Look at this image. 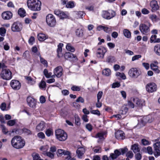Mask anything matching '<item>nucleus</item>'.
Here are the masks:
<instances>
[{"mask_svg": "<svg viewBox=\"0 0 160 160\" xmlns=\"http://www.w3.org/2000/svg\"><path fill=\"white\" fill-rule=\"evenodd\" d=\"M27 3L28 8L31 11H38L41 9L42 3L39 0H28Z\"/></svg>", "mask_w": 160, "mask_h": 160, "instance_id": "nucleus-1", "label": "nucleus"}, {"mask_svg": "<svg viewBox=\"0 0 160 160\" xmlns=\"http://www.w3.org/2000/svg\"><path fill=\"white\" fill-rule=\"evenodd\" d=\"M11 142L12 146L17 149L22 148L25 143L24 139L18 136H14L12 139Z\"/></svg>", "mask_w": 160, "mask_h": 160, "instance_id": "nucleus-2", "label": "nucleus"}, {"mask_svg": "<svg viewBox=\"0 0 160 160\" xmlns=\"http://www.w3.org/2000/svg\"><path fill=\"white\" fill-rule=\"evenodd\" d=\"M55 134L56 138L60 141H65L67 138V133L63 130L60 129L56 130Z\"/></svg>", "mask_w": 160, "mask_h": 160, "instance_id": "nucleus-3", "label": "nucleus"}, {"mask_svg": "<svg viewBox=\"0 0 160 160\" xmlns=\"http://www.w3.org/2000/svg\"><path fill=\"white\" fill-rule=\"evenodd\" d=\"M46 22L47 25L51 27H54L56 23L55 17L52 14H48L46 17Z\"/></svg>", "mask_w": 160, "mask_h": 160, "instance_id": "nucleus-4", "label": "nucleus"}, {"mask_svg": "<svg viewBox=\"0 0 160 160\" xmlns=\"http://www.w3.org/2000/svg\"><path fill=\"white\" fill-rule=\"evenodd\" d=\"M116 15L115 12L112 10L103 11L102 12V17L107 20H109L114 17Z\"/></svg>", "mask_w": 160, "mask_h": 160, "instance_id": "nucleus-5", "label": "nucleus"}, {"mask_svg": "<svg viewBox=\"0 0 160 160\" xmlns=\"http://www.w3.org/2000/svg\"><path fill=\"white\" fill-rule=\"evenodd\" d=\"M1 76L3 79L9 80L12 78V72L8 69H3L1 73Z\"/></svg>", "mask_w": 160, "mask_h": 160, "instance_id": "nucleus-6", "label": "nucleus"}, {"mask_svg": "<svg viewBox=\"0 0 160 160\" xmlns=\"http://www.w3.org/2000/svg\"><path fill=\"white\" fill-rule=\"evenodd\" d=\"M151 25L150 22L148 23V25L144 23L140 24L139 27V30L143 34H146L150 32V27Z\"/></svg>", "mask_w": 160, "mask_h": 160, "instance_id": "nucleus-7", "label": "nucleus"}, {"mask_svg": "<svg viewBox=\"0 0 160 160\" xmlns=\"http://www.w3.org/2000/svg\"><path fill=\"white\" fill-rule=\"evenodd\" d=\"M96 54L98 58L102 59L104 58L105 54L107 52L106 49L104 47H101L99 48H96Z\"/></svg>", "mask_w": 160, "mask_h": 160, "instance_id": "nucleus-8", "label": "nucleus"}, {"mask_svg": "<svg viewBox=\"0 0 160 160\" xmlns=\"http://www.w3.org/2000/svg\"><path fill=\"white\" fill-rule=\"evenodd\" d=\"M128 74L132 78H137L140 75V72L137 68H132L129 70Z\"/></svg>", "mask_w": 160, "mask_h": 160, "instance_id": "nucleus-9", "label": "nucleus"}, {"mask_svg": "<svg viewBox=\"0 0 160 160\" xmlns=\"http://www.w3.org/2000/svg\"><path fill=\"white\" fill-rule=\"evenodd\" d=\"M151 117L150 116H146L142 118L141 117L138 119V124H140L141 126H143L147 122L150 123L152 122V121Z\"/></svg>", "mask_w": 160, "mask_h": 160, "instance_id": "nucleus-10", "label": "nucleus"}, {"mask_svg": "<svg viewBox=\"0 0 160 160\" xmlns=\"http://www.w3.org/2000/svg\"><path fill=\"white\" fill-rule=\"evenodd\" d=\"M146 90L149 92H152L156 91L157 86L155 83L153 82L149 83L146 86Z\"/></svg>", "mask_w": 160, "mask_h": 160, "instance_id": "nucleus-11", "label": "nucleus"}, {"mask_svg": "<svg viewBox=\"0 0 160 160\" xmlns=\"http://www.w3.org/2000/svg\"><path fill=\"white\" fill-rule=\"evenodd\" d=\"M12 30L13 32H19L22 29V24L19 22H14L12 25Z\"/></svg>", "mask_w": 160, "mask_h": 160, "instance_id": "nucleus-12", "label": "nucleus"}, {"mask_svg": "<svg viewBox=\"0 0 160 160\" xmlns=\"http://www.w3.org/2000/svg\"><path fill=\"white\" fill-rule=\"evenodd\" d=\"M132 101L136 106L139 108H142L145 105V101L143 99L133 98Z\"/></svg>", "mask_w": 160, "mask_h": 160, "instance_id": "nucleus-13", "label": "nucleus"}, {"mask_svg": "<svg viewBox=\"0 0 160 160\" xmlns=\"http://www.w3.org/2000/svg\"><path fill=\"white\" fill-rule=\"evenodd\" d=\"M10 85L12 88L15 90L19 89L21 87L20 83L16 80H12L10 82Z\"/></svg>", "mask_w": 160, "mask_h": 160, "instance_id": "nucleus-14", "label": "nucleus"}, {"mask_svg": "<svg viewBox=\"0 0 160 160\" xmlns=\"http://www.w3.org/2000/svg\"><path fill=\"white\" fill-rule=\"evenodd\" d=\"M63 69L60 66L56 68L54 70L53 73L58 78H60L62 75Z\"/></svg>", "mask_w": 160, "mask_h": 160, "instance_id": "nucleus-15", "label": "nucleus"}, {"mask_svg": "<svg viewBox=\"0 0 160 160\" xmlns=\"http://www.w3.org/2000/svg\"><path fill=\"white\" fill-rule=\"evenodd\" d=\"M12 13L9 11L4 12L2 14V18L4 20H9L12 18Z\"/></svg>", "mask_w": 160, "mask_h": 160, "instance_id": "nucleus-16", "label": "nucleus"}, {"mask_svg": "<svg viewBox=\"0 0 160 160\" xmlns=\"http://www.w3.org/2000/svg\"><path fill=\"white\" fill-rule=\"evenodd\" d=\"M115 135L116 138L119 140H123L125 138V136L123 132L121 130H118L116 132Z\"/></svg>", "mask_w": 160, "mask_h": 160, "instance_id": "nucleus-17", "label": "nucleus"}, {"mask_svg": "<svg viewBox=\"0 0 160 160\" xmlns=\"http://www.w3.org/2000/svg\"><path fill=\"white\" fill-rule=\"evenodd\" d=\"M27 102L28 105L31 107L34 108L36 104V101L31 97H28L27 98Z\"/></svg>", "mask_w": 160, "mask_h": 160, "instance_id": "nucleus-18", "label": "nucleus"}, {"mask_svg": "<svg viewBox=\"0 0 160 160\" xmlns=\"http://www.w3.org/2000/svg\"><path fill=\"white\" fill-rule=\"evenodd\" d=\"M64 57L65 59H68L70 60H76L77 59L76 56L69 52L65 53L64 54Z\"/></svg>", "mask_w": 160, "mask_h": 160, "instance_id": "nucleus-19", "label": "nucleus"}, {"mask_svg": "<svg viewBox=\"0 0 160 160\" xmlns=\"http://www.w3.org/2000/svg\"><path fill=\"white\" fill-rule=\"evenodd\" d=\"M85 152V149L83 147H81L78 148L76 151L78 157L79 158H82Z\"/></svg>", "mask_w": 160, "mask_h": 160, "instance_id": "nucleus-20", "label": "nucleus"}, {"mask_svg": "<svg viewBox=\"0 0 160 160\" xmlns=\"http://www.w3.org/2000/svg\"><path fill=\"white\" fill-rule=\"evenodd\" d=\"M46 128V124L43 121H41L38 124L36 128V130L38 132L42 131L45 129Z\"/></svg>", "mask_w": 160, "mask_h": 160, "instance_id": "nucleus-21", "label": "nucleus"}, {"mask_svg": "<svg viewBox=\"0 0 160 160\" xmlns=\"http://www.w3.org/2000/svg\"><path fill=\"white\" fill-rule=\"evenodd\" d=\"M150 5L152 8V11L153 12L157 10L159 8V6L158 5L157 2L155 0L151 1Z\"/></svg>", "mask_w": 160, "mask_h": 160, "instance_id": "nucleus-22", "label": "nucleus"}, {"mask_svg": "<svg viewBox=\"0 0 160 160\" xmlns=\"http://www.w3.org/2000/svg\"><path fill=\"white\" fill-rule=\"evenodd\" d=\"M63 46V44L62 43H60L58 45V48L57 50V52L58 54V56L59 58L62 57L63 56V55L62 53V48Z\"/></svg>", "mask_w": 160, "mask_h": 160, "instance_id": "nucleus-23", "label": "nucleus"}, {"mask_svg": "<svg viewBox=\"0 0 160 160\" xmlns=\"http://www.w3.org/2000/svg\"><path fill=\"white\" fill-rule=\"evenodd\" d=\"M121 154L120 151L116 149L114 151L113 153L110 154V157L112 159H115Z\"/></svg>", "mask_w": 160, "mask_h": 160, "instance_id": "nucleus-24", "label": "nucleus"}, {"mask_svg": "<svg viewBox=\"0 0 160 160\" xmlns=\"http://www.w3.org/2000/svg\"><path fill=\"white\" fill-rule=\"evenodd\" d=\"M150 66L151 69L156 73L158 74L160 73V71L158 69V67L157 65L152 63H151Z\"/></svg>", "mask_w": 160, "mask_h": 160, "instance_id": "nucleus-25", "label": "nucleus"}, {"mask_svg": "<svg viewBox=\"0 0 160 160\" xmlns=\"http://www.w3.org/2000/svg\"><path fill=\"white\" fill-rule=\"evenodd\" d=\"M69 154V151L61 149H58L57 153V155L58 156H61L62 155H66V154Z\"/></svg>", "mask_w": 160, "mask_h": 160, "instance_id": "nucleus-26", "label": "nucleus"}, {"mask_svg": "<svg viewBox=\"0 0 160 160\" xmlns=\"http://www.w3.org/2000/svg\"><path fill=\"white\" fill-rule=\"evenodd\" d=\"M131 149L133 150L135 153L138 152L140 151V149L139 148V145L137 144H135L132 145Z\"/></svg>", "mask_w": 160, "mask_h": 160, "instance_id": "nucleus-27", "label": "nucleus"}, {"mask_svg": "<svg viewBox=\"0 0 160 160\" xmlns=\"http://www.w3.org/2000/svg\"><path fill=\"white\" fill-rule=\"evenodd\" d=\"M106 134L105 132H102L97 133L95 137L96 138H98L100 140H103L104 139V135Z\"/></svg>", "mask_w": 160, "mask_h": 160, "instance_id": "nucleus-28", "label": "nucleus"}, {"mask_svg": "<svg viewBox=\"0 0 160 160\" xmlns=\"http://www.w3.org/2000/svg\"><path fill=\"white\" fill-rule=\"evenodd\" d=\"M38 40L40 41H42L47 38V36L44 34L40 33L38 34Z\"/></svg>", "mask_w": 160, "mask_h": 160, "instance_id": "nucleus-29", "label": "nucleus"}, {"mask_svg": "<svg viewBox=\"0 0 160 160\" xmlns=\"http://www.w3.org/2000/svg\"><path fill=\"white\" fill-rule=\"evenodd\" d=\"M116 61L115 58L112 56H109L107 57L106 62L108 63H111Z\"/></svg>", "mask_w": 160, "mask_h": 160, "instance_id": "nucleus-30", "label": "nucleus"}, {"mask_svg": "<svg viewBox=\"0 0 160 160\" xmlns=\"http://www.w3.org/2000/svg\"><path fill=\"white\" fill-rule=\"evenodd\" d=\"M150 42L152 43L159 42H160V39L159 38H157V36L156 35H152L150 38Z\"/></svg>", "mask_w": 160, "mask_h": 160, "instance_id": "nucleus-31", "label": "nucleus"}, {"mask_svg": "<svg viewBox=\"0 0 160 160\" xmlns=\"http://www.w3.org/2000/svg\"><path fill=\"white\" fill-rule=\"evenodd\" d=\"M76 35L78 37H82L83 35V31L82 29H77L75 31Z\"/></svg>", "mask_w": 160, "mask_h": 160, "instance_id": "nucleus-32", "label": "nucleus"}, {"mask_svg": "<svg viewBox=\"0 0 160 160\" xmlns=\"http://www.w3.org/2000/svg\"><path fill=\"white\" fill-rule=\"evenodd\" d=\"M66 48L68 51L73 52L75 51V48L70 43H68L66 46Z\"/></svg>", "mask_w": 160, "mask_h": 160, "instance_id": "nucleus-33", "label": "nucleus"}, {"mask_svg": "<svg viewBox=\"0 0 160 160\" xmlns=\"http://www.w3.org/2000/svg\"><path fill=\"white\" fill-rule=\"evenodd\" d=\"M18 14L22 17H24L26 16V12L23 8H20L18 12Z\"/></svg>", "mask_w": 160, "mask_h": 160, "instance_id": "nucleus-34", "label": "nucleus"}, {"mask_svg": "<svg viewBox=\"0 0 160 160\" xmlns=\"http://www.w3.org/2000/svg\"><path fill=\"white\" fill-rule=\"evenodd\" d=\"M102 74L104 76H108L111 74V70L108 68H105L102 71Z\"/></svg>", "mask_w": 160, "mask_h": 160, "instance_id": "nucleus-35", "label": "nucleus"}, {"mask_svg": "<svg viewBox=\"0 0 160 160\" xmlns=\"http://www.w3.org/2000/svg\"><path fill=\"white\" fill-rule=\"evenodd\" d=\"M154 51L157 55L160 56V45L157 44L154 47Z\"/></svg>", "mask_w": 160, "mask_h": 160, "instance_id": "nucleus-36", "label": "nucleus"}, {"mask_svg": "<svg viewBox=\"0 0 160 160\" xmlns=\"http://www.w3.org/2000/svg\"><path fill=\"white\" fill-rule=\"evenodd\" d=\"M123 33L124 36L128 38H129L131 37L130 32L127 29H125L123 30Z\"/></svg>", "mask_w": 160, "mask_h": 160, "instance_id": "nucleus-37", "label": "nucleus"}, {"mask_svg": "<svg viewBox=\"0 0 160 160\" xmlns=\"http://www.w3.org/2000/svg\"><path fill=\"white\" fill-rule=\"evenodd\" d=\"M59 17L61 19H64L68 18V15L67 13L62 11Z\"/></svg>", "mask_w": 160, "mask_h": 160, "instance_id": "nucleus-38", "label": "nucleus"}, {"mask_svg": "<svg viewBox=\"0 0 160 160\" xmlns=\"http://www.w3.org/2000/svg\"><path fill=\"white\" fill-rule=\"evenodd\" d=\"M25 78L28 83L32 85L35 83V82L30 77L25 76Z\"/></svg>", "mask_w": 160, "mask_h": 160, "instance_id": "nucleus-39", "label": "nucleus"}, {"mask_svg": "<svg viewBox=\"0 0 160 160\" xmlns=\"http://www.w3.org/2000/svg\"><path fill=\"white\" fill-rule=\"evenodd\" d=\"M149 18L153 22H157L159 20L157 16L155 14L150 15L149 17Z\"/></svg>", "mask_w": 160, "mask_h": 160, "instance_id": "nucleus-40", "label": "nucleus"}, {"mask_svg": "<svg viewBox=\"0 0 160 160\" xmlns=\"http://www.w3.org/2000/svg\"><path fill=\"white\" fill-rule=\"evenodd\" d=\"M75 122L77 126H80L81 124L80 118L77 115H75Z\"/></svg>", "mask_w": 160, "mask_h": 160, "instance_id": "nucleus-41", "label": "nucleus"}, {"mask_svg": "<svg viewBox=\"0 0 160 160\" xmlns=\"http://www.w3.org/2000/svg\"><path fill=\"white\" fill-rule=\"evenodd\" d=\"M153 154L156 158L160 156V149H154Z\"/></svg>", "mask_w": 160, "mask_h": 160, "instance_id": "nucleus-42", "label": "nucleus"}, {"mask_svg": "<svg viewBox=\"0 0 160 160\" xmlns=\"http://www.w3.org/2000/svg\"><path fill=\"white\" fill-rule=\"evenodd\" d=\"M45 134L48 137H49L53 134V131L52 129H48L46 130Z\"/></svg>", "mask_w": 160, "mask_h": 160, "instance_id": "nucleus-43", "label": "nucleus"}, {"mask_svg": "<svg viewBox=\"0 0 160 160\" xmlns=\"http://www.w3.org/2000/svg\"><path fill=\"white\" fill-rule=\"evenodd\" d=\"M76 14L77 18H82L85 13L83 11H78L77 12Z\"/></svg>", "mask_w": 160, "mask_h": 160, "instance_id": "nucleus-44", "label": "nucleus"}, {"mask_svg": "<svg viewBox=\"0 0 160 160\" xmlns=\"http://www.w3.org/2000/svg\"><path fill=\"white\" fill-rule=\"evenodd\" d=\"M6 30L3 27L0 28V35L2 36H4L6 33Z\"/></svg>", "mask_w": 160, "mask_h": 160, "instance_id": "nucleus-45", "label": "nucleus"}, {"mask_svg": "<svg viewBox=\"0 0 160 160\" xmlns=\"http://www.w3.org/2000/svg\"><path fill=\"white\" fill-rule=\"evenodd\" d=\"M153 149L160 148V142H157L153 144Z\"/></svg>", "mask_w": 160, "mask_h": 160, "instance_id": "nucleus-46", "label": "nucleus"}, {"mask_svg": "<svg viewBox=\"0 0 160 160\" xmlns=\"http://www.w3.org/2000/svg\"><path fill=\"white\" fill-rule=\"evenodd\" d=\"M33 160H38L40 158L39 155L36 153H33L32 154Z\"/></svg>", "mask_w": 160, "mask_h": 160, "instance_id": "nucleus-47", "label": "nucleus"}, {"mask_svg": "<svg viewBox=\"0 0 160 160\" xmlns=\"http://www.w3.org/2000/svg\"><path fill=\"white\" fill-rule=\"evenodd\" d=\"M74 4L72 2H68L67 3L66 5V8H72L74 7Z\"/></svg>", "mask_w": 160, "mask_h": 160, "instance_id": "nucleus-48", "label": "nucleus"}, {"mask_svg": "<svg viewBox=\"0 0 160 160\" xmlns=\"http://www.w3.org/2000/svg\"><path fill=\"white\" fill-rule=\"evenodd\" d=\"M103 30L107 33H109L112 32V30L111 27H107L104 26Z\"/></svg>", "mask_w": 160, "mask_h": 160, "instance_id": "nucleus-49", "label": "nucleus"}, {"mask_svg": "<svg viewBox=\"0 0 160 160\" xmlns=\"http://www.w3.org/2000/svg\"><path fill=\"white\" fill-rule=\"evenodd\" d=\"M126 156L128 158H132L133 157V154L132 151H130L126 153Z\"/></svg>", "mask_w": 160, "mask_h": 160, "instance_id": "nucleus-50", "label": "nucleus"}, {"mask_svg": "<svg viewBox=\"0 0 160 160\" xmlns=\"http://www.w3.org/2000/svg\"><path fill=\"white\" fill-rule=\"evenodd\" d=\"M40 61L44 65L46 66H48V62L47 61L45 60L44 58H42L41 56H40Z\"/></svg>", "mask_w": 160, "mask_h": 160, "instance_id": "nucleus-51", "label": "nucleus"}, {"mask_svg": "<svg viewBox=\"0 0 160 160\" xmlns=\"http://www.w3.org/2000/svg\"><path fill=\"white\" fill-rule=\"evenodd\" d=\"M142 143L144 145H149L151 142L145 139H142Z\"/></svg>", "mask_w": 160, "mask_h": 160, "instance_id": "nucleus-52", "label": "nucleus"}, {"mask_svg": "<svg viewBox=\"0 0 160 160\" xmlns=\"http://www.w3.org/2000/svg\"><path fill=\"white\" fill-rule=\"evenodd\" d=\"M85 127L86 128L89 132L91 131L92 129V126L89 123L86 124Z\"/></svg>", "mask_w": 160, "mask_h": 160, "instance_id": "nucleus-53", "label": "nucleus"}, {"mask_svg": "<svg viewBox=\"0 0 160 160\" xmlns=\"http://www.w3.org/2000/svg\"><path fill=\"white\" fill-rule=\"evenodd\" d=\"M142 56L141 55H137L133 56L132 58V61H134L135 60H137L139 58H141Z\"/></svg>", "mask_w": 160, "mask_h": 160, "instance_id": "nucleus-54", "label": "nucleus"}, {"mask_svg": "<svg viewBox=\"0 0 160 160\" xmlns=\"http://www.w3.org/2000/svg\"><path fill=\"white\" fill-rule=\"evenodd\" d=\"M71 89L73 91H80L81 90L80 87L76 86H73L71 87Z\"/></svg>", "mask_w": 160, "mask_h": 160, "instance_id": "nucleus-55", "label": "nucleus"}, {"mask_svg": "<svg viewBox=\"0 0 160 160\" xmlns=\"http://www.w3.org/2000/svg\"><path fill=\"white\" fill-rule=\"evenodd\" d=\"M35 42L34 38L33 36H31L28 40L29 43L31 45H32Z\"/></svg>", "mask_w": 160, "mask_h": 160, "instance_id": "nucleus-56", "label": "nucleus"}, {"mask_svg": "<svg viewBox=\"0 0 160 160\" xmlns=\"http://www.w3.org/2000/svg\"><path fill=\"white\" fill-rule=\"evenodd\" d=\"M22 131L23 133L27 135L31 134V131L29 130L26 128H24L23 129Z\"/></svg>", "mask_w": 160, "mask_h": 160, "instance_id": "nucleus-57", "label": "nucleus"}, {"mask_svg": "<svg viewBox=\"0 0 160 160\" xmlns=\"http://www.w3.org/2000/svg\"><path fill=\"white\" fill-rule=\"evenodd\" d=\"M45 155L52 159L54 157V154L50 152H46Z\"/></svg>", "mask_w": 160, "mask_h": 160, "instance_id": "nucleus-58", "label": "nucleus"}, {"mask_svg": "<svg viewBox=\"0 0 160 160\" xmlns=\"http://www.w3.org/2000/svg\"><path fill=\"white\" fill-rule=\"evenodd\" d=\"M15 123V121L14 120H10L8 121L7 124L10 126H12L14 125Z\"/></svg>", "mask_w": 160, "mask_h": 160, "instance_id": "nucleus-59", "label": "nucleus"}, {"mask_svg": "<svg viewBox=\"0 0 160 160\" xmlns=\"http://www.w3.org/2000/svg\"><path fill=\"white\" fill-rule=\"evenodd\" d=\"M147 150L148 153L152 155L153 153V152L152 151V148L151 147H148L147 148Z\"/></svg>", "mask_w": 160, "mask_h": 160, "instance_id": "nucleus-60", "label": "nucleus"}, {"mask_svg": "<svg viewBox=\"0 0 160 160\" xmlns=\"http://www.w3.org/2000/svg\"><path fill=\"white\" fill-rule=\"evenodd\" d=\"M91 113L94 114H96L98 115H100V112L98 110H92L90 111Z\"/></svg>", "mask_w": 160, "mask_h": 160, "instance_id": "nucleus-61", "label": "nucleus"}, {"mask_svg": "<svg viewBox=\"0 0 160 160\" xmlns=\"http://www.w3.org/2000/svg\"><path fill=\"white\" fill-rule=\"evenodd\" d=\"M135 157L137 160H140L142 158V155L140 153H138L135 155Z\"/></svg>", "mask_w": 160, "mask_h": 160, "instance_id": "nucleus-62", "label": "nucleus"}, {"mask_svg": "<svg viewBox=\"0 0 160 160\" xmlns=\"http://www.w3.org/2000/svg\"><path fill=\"white\" fill-rule=\"evenodd\" d=\"M134 102L132 101V99L131 101H128V106L130 108H134V104L133 103Z\"/></svg>", "mask_w": 160, "mask_h": 160, "instance_id": "nucleus-63", "label": "nucleus"}, {"mask_svg": "<svg viewBox=\"0 0 160 160\" xmlns=\"http://www.w3.org/2000/svg\"><path fill=\"white\" fill-rule=\"evenodd\" d=\"M96 148L94 150V152L95 153L101 152V148L99 146L96 147Z\"/></svg>", "mask_w": 160, "mask_h": 160, "instance_id": "nucleus-64", "label": "nucleus"}]
</instances>
